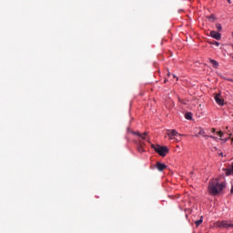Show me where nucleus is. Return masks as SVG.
Instances as JSON below:
<instances>
[{
    "label": "nucleus",
    "instance_id": "nucleus-1",
    "mask_svg": "<svg viewBox=\"0 0 233 233\" xmlns=\"http://www.w3.org/2000/svg\"><path fill=\"white\" fill-rule=\"evenodd\" d=\"M225 188H227V180H225V177L213 178L208 182V190L211 196H219V194H223Z\"/></svg>",
    "mask_w": 233,
    "mask_h": 233
},
{
    "label": "nucleus",
    "instance_id": "nucleus-2",
    "mask_svg": "<svg viewBox=\"0 0 233 233\" xmlns=\"http://www.w3.org/2000/svg\"><path fill=\"white\" fill-rule=\"evenodd\" d=\"M151 147L154 148L155 152H157V154H159V156H162V157H165V156H167V154H168V147H161L160 145H151Z\"/></svg>",
    "mask_w": 233,
    "mask_h": 233
},
{
    "label": "nucleus",
    "instance_id": "nucleus-3",
    "mask_svg": "<svg viewBox=\"0 0 233 233\" xmlns=\"http://www.w3.org/2000/svg\"><path fill=\"white\" fill-rule=\"evenodd\" d=\"M217 227L219 228H229V227H233V224H230L228 221H218L217 222Z\"/></svg>",
    "mask_w": 233,
    "mask_h": 233
},
{
    "label": "nucleus",
    "instance_id": "nucleus-4",
    "mask_svg": "<svg viewBox=\"0 0 233 233\" xmlns=\"http://www.w3.org/2000/svg\"><path fill=\"white\" fill-rule=\"evenodd\" d=\"M215 101L217 104H218L220 106H223V105H225V100L223 99V97L221 96L220 94H216L215 95Z\"/></svg>",
    "mask_w": 233,
    "mask_h": 233
},
{
    "label": "nucleus",
    "instance_id": "nucleus-5",
    "mask_svg": "<svg viewBox=\"0 0 233 233\" xmlns=\"http://www.w3.org/2000/svg\"><path fill=\"white\" fill-rule=\"evenodd\" d=\"M167 135L169 139H173L172 137H176V136H181L177 131H176V129H168Z\"/></svg>",
    "mask_w": 233,
    "mask_h": 233
},
{
    "label": "nucleus",
    "instance_id": "nucleus-6",
    "mask_svg": "<svg viewBox=\"0 0 233 233\" xmlns=\"http://www.w3.org/2000/svg\"><path fill=\"white\" fill-rule=\"evenodd\" d=\"M209 35L213 39H217V41H220L221 39V34L219 32L210 31Z\"/></svg>",
    "mask_w": 233,
    "mask_h": 233
},
{
    "label": "nucleus",
    "instance_id": "nucleus-7",
    "mask_svg": "<svg viewBox=\"0 0 233 233\" xmlns=\"http://www.w3.org/2000/svg\"><path fill=\"white\" fill-rule=\"evenodd\" d=\"M143 147H145V142L139 140V143L137 144V150L140 154H143V152H145V149L143 148Z\"/></svg>",
    "mask_w": 233,
    "mask_h": 233
},
{
    "label": "nucleus",
    "instance_id": "nucleus-8",
    "mask_svg": "<svg viewBox=\"0 0 233 233\" xmlns=\"http://www.w3.org/2000/svg\"><path fill=\"white\" fill-rule=\"evenodd\" d=\"M157 170H159V172H163V170H165V168H167V165L161 163V162H157L156 165Z\"/></svg>",
    "mask_w": 233,
    "mask_h": 233
},
{
    "label": "nucleus",
    "instance_id": "nucleus-9",
    "mask_svg": "<svg viewBox=\"0 0 233 233\" xmlns=\"http://www.w3.org/2000/svg\"><path fill=\"white\" fill-rule=\"evenodd\" d=\"M226 172V176H231L233 174V163L231 164V168H223Z\"/></svg>",
    "mask_w": 233,
    "mask_h": 233
},
{
    "label": "nucleus",
    "instance_id": "nucleus-10",
    "mask_svg": "<svg viewBox=\"0 0 233 233\" xmlns=\"http://www.w3.org/2000/svg\"><path fill=\"white\" fill-rule=\"evenodd\" d=\"M209 63H211L212 66H214L215 68H219V63H218V61L209 58Z\"/></svg>",
    "mask_w": 233,
    "mask_h": 233
},
{
    "label": "nucleus",
    "instance_id": "nucleus-11",
    "mask_svg": "<svg viewBox=\"0 0 233 233\" xmlns=\"http://www.w3.org/2000/svg\"><path fill=\"white\" fill-rule=\"evenodd\" d=\"M201 223H203V217H200L199 220L195 221L196 227H199V225H201Z\"/></svg>",
    "mask_w": 233,
    "mask_h": 233
},
{
    "label": "nucleus",
    "instance_id": "nucleus-12",
    "mask_svg": "<svg viewBox=\"0 0 233 233\" xmlns=\"http://www.w3.org/2000/svg\"><path fill=\"white\" fill-rule=\"evenodd\" d=\"M185 117L186 119H188V120L192 119V113L190 112L186 113Z\"/></svg>",
    "mask_w": 233,
    "mask_h": 233
},
{
    "label": "nucleus",
    "instance_id": "nucleus-13",
    "mask_svg": "<svg viewBox=\"0 0 233 233\" xmlns=\"http://www.w3.org/2000/svg\"><path fill=\"white\" fill-rule=\"evenodd\" d=\"M216 28L218 32H221L223 30V27L221 26V24H216Z\"/></svg>",
    "mask_w": 233,
    "mask_h": 233
},
{
    "label": "nucleus",
    "instance_id": "nucleus-14",
    "mask_svg": "<svg viewBox=\"0 0 233 233\" xmlns=\"http://www.w3.org/2000/svg\"><path fill=\"white\" fill-rule=\"evenodd\" d=\"M198 134H199V136H203L204 137H207V135H205V130H203V129H199Z\"/></svg>",
    "mask_w": 233,
    "mask_h": 233
},
{
    "label": "nucleus",
    "instance_id": "nucleus-15",
    "mask_svg": "<svg viewBox=\"0 0 233 233\" xmlns=\"http://www.w3.org/2000/svg\"><path fill=\"white\" fill-rule=\"evenodd\" d=\"M139 137H140L141 139H147V132H145V133H143V134H140V135H139Z\"/></svg>",
    "mask_w": 233,
    "mask_h": 233
},
{
    "label": "nucleus",
    "instance_id": "nucleus-16",
    "mask_svg": "<svg viewBox=\"0 0 233 233\" xmlns=\"http://www.w3.org/2000/svg\"><path fill=\"white\" fill-rule=\"evenodd\" d=\"M210 45H215V46H219V42H210Z\"/></svg>",
    "mask_w": 233,
    "mask_h": 233
},
{
    "label": "nucleus",
    "instance_id": "nucleus-17",
    "mask_svg": "<svg viewBox=\"0 0 233 233\" xmlns=\"http://www.w3.org/2000/svg\"><path fill=\"white\" fill-rule=\"evenodd\" d=\"M132 134H133L134 136H138V137H139V136H141V133H140V132H134V131H132Z\"/></svg>",
    "mask_w": 233,
    "mask_h": 233
},
{
    "label": "nucleus",
    "instance_id": "nucleus-18",
    "mask_svg": "<svg viewBox=\"0 0 233 233\" xmlns=\"http://www.w3.org/2000/svg\"><path fill=\"white\" fill-rule=\"evenodd\" d=\"M217 135L219 136V137H223V132L221 131L217 132Z\"/></svg>",
    "mask_w": 233,
    "mask_h": 233
},
{
    "label": "nucleus",
    "instance_id": "nucleus-19",
    "mask_svg": "<svg viewBox=\"0 0 233 233\" xmlns=\"http://www.w3.org/2000/svg\"><path fill=\"white\" fill-rule=\"evenodd\" d=\"M211 132L214 134V132H216V128H212Z\"/></svg>",
    "mask_w": 233,
    "mask_h": 233
},
{
    "label": "nucleus",
    "instance_id": "nucleus-20",
    "mask_svg": "<svg viewBox=\"0 0 233 233\" xmlns=\"http://www.w3.org/2000/svg\"><path fill=\"white\" fill-rule=\"evenodd\" d=\"M230 194H233V186H232V187L230 189Z\"/></svg>",
    "mask_w": 233,
    "mask_h": 233
},
{
    "label": "nucleus",
    "instance_id": "nucleus-21",
    "mask_svg": "<svg viewBox=\"0 0 233 233\" xmlns=\"http://www.w3.org/2000/svg\"><path fill=\"white\" fill-rule=\"evenodd\" d=\"M209 137H211V139H216V137L213 136H209Z\"/></svg>",
    "mask_w": 233,
    "mask_h": 233
},
{
    "label": "nucleus",
    "instance_id": "nucleus-22",
    "mask_svg": "<svg viewBox=\"0 0 233 233\" xmlns=\"http://www.w3.org/2000/svg\"><path fill=\"white\" fill-rule=\"evenodd\" d=\"M220 156H222V157H223V153H220Z\"/></svg>",
    "mask_w": 233,
    "mask_h": 233
}]
</instances>
